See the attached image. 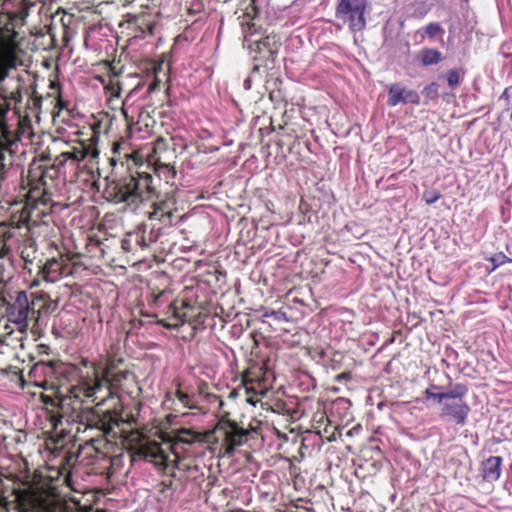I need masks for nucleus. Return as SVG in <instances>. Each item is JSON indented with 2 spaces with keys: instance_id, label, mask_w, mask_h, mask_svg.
Returning a JSON list of instances; mask_svg holds the SVG:
<instances>
[{
  "instance_id": "nucleus-22",
  "label": "nucleus",
  "mask_w": 512,
  "mask_h": 512,
  "mask_svg": "<svg viewBox=\"0 0 512 512\" xmlns=\"http://www.w3.org/2000/svg\"><path fill=\"white\" fill-rule=\"evenodd\" d=\"M34 93H35V91H33V92H32V95H31V98H32V100H33V105H34V106H38V105H40L41 97H39V96H35V95H34Z\"/></svg>"
},
{
  "instance_id": "nucleus-14",
  "label": "nucleus",
  "mask_w": 512,
  "mask_h": 512,
  "mask_svg": "<svg viewBox=\"0 0 512 512\" xmlns=\"http://www.w3.org/2000/svg\"><path fill=\"white\" fill-rule=\"evenodd\" d=\"M87 153L84 149L81 148H73L70 151L63 152L61 156L65 160H72L74 162H80L85 159Z\"/></svg>"
},
{
  "instance_id": "nucleus-24",
  "label": "nucleus",
  "mask_w": 512,
  "mask_h": 512,
  "mask_svg": "<svg viewBox=\"0 0 512 512\" xmlns=\"http://www.w3.org/2000/svg\"><path fill=\"white\" fill-rule=\"evenodd\" d=\"M502 97L505 98L506 100L509 99L510 95H509V88H506L504 90V92L502 93Z\"/></svg>"
},
{
  "instance_id": "nucleus-21",
  "label": "nucleus",
  "mask_w": 512,
  "mask_h": 512,
  "mask_svg": "<svg viewBox=\"0 0 512 512\" xmlns=\"http://www.w3.org/2000/svg\"><path fill=\"white\" fill-rule=\"evenodd\" d=\"M447 82H448V85L452 88L459 84V74L456 70L448 71Z\"/></svg>"
},
{
  "instance_id": "nucleus-26",
  "label": "nucleus",
  "mask_w": 512,
  "mask_h": 512,
  "mask_svg": "<svg viewBox=\"0 0 512 512\" xmlns=\"http://www.w3.org/2000/svg\"><path fill=\"white\" fill-rule=\"evenodd\" d=\"M57 105L59 106L60 109L63 108V104H62V101L60 99H58Z\"/></svg>"
},
{
  "instance_id": "nucleus-8",
  "label": "nucleus",
  "mask_w": 512,
  "mask_h": 512,
  "mask_svg": "<svg viewBox=\"0 0 512 512\" xmlns=\"http://www.w3.org/2000/svg\"><path fill=\"white\" fill-rule=\"evenodd\" d=\"M136 454L150 461L160 470H165L168 466V458L162 450L159 443L155 441L146 442L140 445Z\"/></svg>"
},
{
  "instance_id": "nucleus-18",
  "label": "nucleus",
  "mask_w": 512,
  "mask_h": 512,
  "mask_svg": "<svg viewBox=\"0 0 512 512\" xmlns=\"http://www.w3.org/2000/svg\"><path fill=\"white\" fill-rule=\"evenodd\" d=\"M263 317L264 318H269V317H272L274 318L276 321H279V322H282V321H285L287 322L288 321V317H287V314L282 311V310H277V311H267L263 314Z\"/></svg>"
},
{
  "instance_id": "nucleus-25",
  "label": "nucleus",
  "mask_w": 512,
  "mask_h": 512,
  "mask_svg": "<svg viewBox=\"0 0 512 512\" xmlns=\"http://www.w3.org/2000/svg\"><path fill=\"white\" fill-rule=\"evenodd\" d=\"M40 284L39 280L38 279H34L31 283V287H38Z\"/></svg>"
},
{
  "instance_id": "nucleus-2",
  "label": "nucleus",
  "mask_w": 512,
  "mask_h": 512,
  "mask_svg": "<svg viewBox=\"0 0 512 512\" xmlns=\"http://www.w3.org/2000/svg\"><path fill=\"white\" fill-rule=\"evenodd\" d=\"M366 8L367 0H340L335 9V16L347 25L352 33L360 32L366 27Z\"/></svg>"
},
{
  "instance_id": "nucleus-23",
  "label": "nucleus",
  "mask_w": 512,
  "mask_h": 512,
  "mask_svg": "<svg viewBox=\"0 0 512 512\" xmlns=\"http://www.w3.org/2000/svg\"><path fill=\"white\" fill-rule=\"evenodd\" d=\"M244 87L246 89H250L251 88V79L250 78H247L245 81H244Z\"/></svg>"
},
{
  "instance_id": "nucleus-9",
  "label": "nucleus",
  "mask_w": 512,
  "mask_h": 512,
  "mask_svg": "<svg viewBox=\"0 0 512 512\" xmlns=\"http://www.w3.org/2000/svg\"><path fill=\"white\" fill-rule=\"evenodd\" d=\"M400 102L419 104L420 97L415 91L407 90L400 84L394 83L389 88L388 104L394 107Z\"/></svg>"
},
{
  "instance_id": "nucleus-5",
  "label": "nucleus",
  "mask_w": 512,
  "mask_h": 512,
  "mask_svg": "<svg viewBox=\"0 0 512 512\" xmlns=\"http://www.w3.org/2000/svg\"><path fill=\"white\" fill-rule=\"evenodd\" d=\"M31 305L25 291L17 293L15 301L7 309L8 321L16 325L20 333L27 332L29 328V314Z\"/></svg>"
},
{
  "instance_id": "nucleus-4",
  "label": "nucleus",
  "mask_w": 512,
  "mask_h": 512,
  "mask_svg": "<svg viewBox=\"0 0 512 512\" xmlns=\"http://www.w3.org/2000/svg\"><path fill=\"white\" fill-rule=\"evenodd\" d=\"M138 189L139 181L131 176L111 185L106 191L107 198L115 204L125 203L128 206L137 204L141 201Z\"/></svg>"
},
{
  "instance_id": "nucleus-6",
  "label": "nucleus",
  "mask_w": 512,
  "mask_h": 512,
  "mask_svg": "<svg viewBox=\"0 0 512 512\" xmlns=\"http://www.w3.org/2000/svg\"><path fill=\"white\" fill-rule=\"evenodd\" d=\"M103 389L107 390V395L102 399V402L111 396L110 382L107 378V371L103 372L101 377L98 374L95 375V379L92 384L83 382L79 386L72 387L70 390V397L82 402L85 398L96 400V394L101 392Z\"/></svg>"
},
{
  "instance_id": "nucleus-19",
  "label": "nucleus",
  "mask_w": 512,
  "mask_h": 512,
  "mask_svg": "<svg viewBox=\"0 0 512 512\" xmlns=\"http://www.w3.org/2000/svg\"><path fill=\"white\" fill-rule=\"evenodd\" d=\"M425 395L428 399H433L435 401H437L440 405H442L444 399L446 398L447 396V391L446 392H441V393H434L431 391L430 388H427L425 390Z\"/></svg>"
},
{
  "instance_id": "nucleus-20",
  "label": "nucleus",
  "mask_w": 512,
  "mask_h": 512,
  "mask_svg": "<svg viewBox=\"0 0 512 512\" xmlns=\"http://www.w3.org/2000/svg\"><path fill=\"white\" fill-rule=\"evenodd\" d=\"M179 439L184 443L191 444L195 441L196 436L192 431L188 429H182L179 433Z\"/></svg>"
},
{
  "instance_id": "nucleus-11",
  "label": "nucleus",
  "mask_w": 512,
  "mask_h": 512,
  "mask_svg": "<svg viewBox=\"0 0 512 512\" xmlns=\"http://www.w3.org/2000/svg\"><path fill=\"white\" fill-rule=\"evenodd\" d=\"M16 4L17 8L14 11H7V13L10 14L11 19L24 23L30 10L36 6L37 0H16ZM5 10H8V7H5Z\"/></svg>"
},
{
  "instance_id": "nucleus-17",
  "label": "nucleus",
  "mask_w": 512,
  "mask_h": 512,
  "mask_svg": "<svg viewBox=\"0 0 512 512\" xmlns=\"http://www.w3.org/2000/svg\"><path fill=\"white\" fill-rule=\"evenodd\" d=\"M440 197H441L440 192H438L437 190H434V189L426 190L423 193V200L428 205H431V204L437 202L440 199Z\"/></svg>"
},
{
  "instance_id": "nucleus-3",
  "label": "nucleus",
  "mask_w": 512,
  "mask_h": 512,
  "mask_svg": "<svg viewBox=\"0 0 512 512\" xmlns=\"http://www.w3.org/2000/svg\"><path fill=\"white\" fill-rule=\"evenodd\" d=\"M214 439L224 448V454L230 455L235 448L243 445L248 432L229 420H220L213 431Z\"/></svg>"
},
{
  "instance_id": "nucleus-10",
  "label": "nucleus",
  "mask_w": 512,
  "mask_h": 512,
  "mask_svg": "<svg viewBox=\"0 0 512 512\" xmlns=\"http://www.w3.org/2000/svg\"><path fill=\"white\" fill-rule=\"evenodd\" d=\"M502 462L501 456H490L481 463V475L483 480L486 482L497 481L502 473Z\"/></svg>"
},
{
  "instance_id": "nucleus-1",
  "label": "nucleus",
  "mask_w": 512,
  "mask_h": 512,
  "mask_svg": "<svg viewBox=\"0 0 512 512\" xmlns=\"http://www.w3.org/2000/svg\"><path fill=\"white\" fill-rule=\"evenodd\" d=\"M467 393L468 388L466 385L461 383L454 384L447 391V396L441 405L440 416L456 425L464 426L470 413V406L465 400Z\"/></svg>"
},
{
  "instance_id": "nucleus-13",
  "label": "nucleus",
  "mask_w": 512,
  "mask_h": 512,
  "mask_svg": "<svg viewBox=\"0 0 512 512\" xmlns=\"http://www.w3.org/2000/svg\"><path fill=\"white\" fill-rule=\"evenodd\" d=\"M175 397H176L177 401L179 402V404L182 405L183 408H186V409L197 408V403L193 396H190L187 393H184L178 389L175 392Z\"/></svg>"
},
{
  "instance_id": "nucleus-15",
  "label": "nucleus",
  "mask_w": 512,
  "mask_h": 512,
  "mask_svg": "<svg viewBox=\"0 0 512 512\" xmlns=\"http://www.w3.org/2000/svg\"><path fill=\"white\" fill-rule=\"evenodd\" d=\"M489 261L492 262L493 267L491 271L496 270L499 266L505 263H512V259L508 258L504 253H497L489 258Z\"/></svg>"
},
{
  "instance_id": "nucleus-12",
  "label": "nucleus",
  "mask_w": 512,
  "mask_h": 512,
  "mask_svg": "<svg viewBox=\"0 0 512 512\" xmlns=\"http://www.w3.org/2000/svg\"><path fill=\"white\" fill-rule=\"evenodd\" d=\"M441 60V53L434 48H427L422 51L421 61L425 66L437 64Z\"/></svg>"
},
{
  "instance_id": "nucleus-7",
  "label": "nucleus",
  "mask_w": 512,
  "mask_h": 512,
  "mask_svg": "<svg viewBox=\"0 0 512 512\" xmlns=\"http://www.w3.org/2000/svg\"><path fill=\"white\" fill-rule=\"evenodd\" d=\"M69 273L68 260L64 257L49 259L40 271L42 279L48 283H55Z\"/></svg>"
},
{
  "instance_id": "nucleus-16",
  "label": "nucleus",
  "mask_w": 512,
  "mask_h": 512,
  "mask_svg": "<svg viewBox=\"0 0 512 512\" xmlns=\"http://www.w3.org/2000/svg\"><path fill=\"white\" fill-rule=\"evenodd\" d=\"M424 30H425V34H426L429 38H433V37H435L438 33H442V32H443V28H442V26H441L438 22H430V23H428V24L424 27Z\"/></svg>"
}]
</instances>
